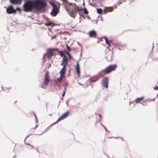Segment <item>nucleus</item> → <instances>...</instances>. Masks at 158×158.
Wrapping results in <instances>:
<instances>
[{
  "label": "nucleus",
  "mask_w": 158,
  "mask_h": 158,
  "mask_svg": "<svg viewBox=\"0 0 158 158\" xmlns=\"http://www.w3.org/2000/svg\"><path fill=\"white\" fill-rule=\"evenodd\" d=\"M69 14L70 16L74 18L75 16V14L74 13V11L72 10H71L69 12Z\"/></svg>",
  "instance_id": "obj_12"
},
{
  "label": "nucleus",
  "mask_w": 158,
  "mask_h": 158,
  "mask_svg": "<svg viewBox=\"0 0 158 158\" xmlns=\"http://www.w3.org/2000/svg\"><path fill=\"white\" fill-rule=\"evenodd\" d=\"M58 12V10L57 6L54 7V8L51 12V15L52 16H55Z\"/></svg>",
  "instance_id": "obj_8"
},
{
  "label": "nucleus",
  "mask_w": 158,
  "mask_h": 158,
  "mask_svg": "<svg viewBox=\"0 0 158 158\" xmlns=\"http://www.w3.org/2000/svg\"><path fill=\"white\" fill-rule=\"evenodd\" d=\"M52 6H53V8H54V7L56 6H57L54 3L52 2V4H51Z\"/></svg>",
  "instance_id": "obj_26"
},
{
  "label": "nucleus",
  "mask_w": 158,
  "mask_h": 158,
  "mask_svg": "<svg viewBox=\"0 0 158 158\" xmlns=\"http://www.w3.org/2000/svg\"><path fill=\"white\" fill-rule=\"evenodd\" d=\"M16 157V156H15L13 157V158H15Z\"/></svg>",
  "instance_id": "obj_38"
},
{
  "label": "nucleus",
  "mask_w": 158,
  "mask_h": 158,
  "mask_svg": "<svg viewBox=\"0 0 158 158\" xmlns=\"http://www.w3.org/2000/svg\"><path fill=\"white\" fill-rule=\"evenodd\" d=\"M69 112L68 111L63 114L55 122V123H56L66 118L68 115H69Z\"/></svg>",
  "instance_id": "obj_6"
},
{
  "label": "nucleus",
  "mask_w": 158,
  "mask_h": 158,
  "mask_svg": "<svg viewBox=\"0 0 158 158\" xmlns=\"http://www.w3.org/2000/svg\"><path fill=\"white\" fill-rule=\"evenodd\" d=\"M83 10V8L81 7H79V11H82Z\"/></svg>",
  "instance_id": "obj_25"
},
{
  "label": "nucleus",
  "mask_w": 158,
  "mask_h": 158,
  "mask_svg": "<svg viewBox=\"0 0 158 158\" xmlns=\"http://www.w3.org/2000/svg\"><path fill=\"white\" fill-rule=\"evenodd\" d=\"M10 2L12 4L19 3L20 2V0H10Z\"/></svg>",
  "instance_id": "obj_14"
},
{
  "label": "nucleus",
  "mask_w": 158,
  "mask_h": 158,
  "mask_svg": "<svg viewBox=\"0 0 158 158\" xmlns=\"http://www.w3.org/2000/svg\"><path fill=\"white\" fill-rule=\"evenodd\" d=\"M66 91V88L65 87L64 90L63 92H64V93H65Z\"/></svg>",
  "instance_id": "obj_32"
},
{
  "label": "nucleus",
  "mask_w": 158,
  "mask_h": 158,
  "mask_svg": "<svg viewBox=\"0 0 158 158\" xmlns=\"http://www.w3.org/2000/svg\"><path fill=\"white\" fill-rule=\"evenodd\" d=\"M91 37H95L97 35L96 31L94 30H92L89 31L88 33Z\"/></svg>",
  "instance_id": "obj_10"
},
{
  "label": "nucleus",
  "mask_w": 158,
  "mask_h": 158,
  "mask_svg": "<svg viewBox=\"0 0 158 158\" xmlns=\"http://www.w3.org/2000/svg\"><path fill=\"white\" fill-rule=\"evenodd\" d=\"M66 47H67V49L68 51H70V50H71L69 46H68L67 45H66Z\"/></svg>",
  "instance_id": "obj_22"
},
{
  "label": "nucleus",
  "mask_w": 158,
  "mask_h": 158,
  "mask_svg": "<svg viewBox=\"0 0 158 158\" xmlns=\"http://www.w3.org/2000/svg\"><path fill=\"white\" fill-rule=\"evenodd\" d=\"M68 58L66 56H64L62 60V62L61 64V65L63 66V68L61 69L60 72V76L64 77L66 72V67L68 64Z\"/></svg>",
  "instance_id": "obj_2"
},
{
  "label": "nucleus",
  "mask_w": 158,
  "mask_h": 158,
  "mask_svg": "<svg viewBox=\"0 0 158 158\" xmlns=\"http://www.w3.org/2000/svg\"><path fill=\"white\" fill-rule=\"evenodd\" d=\"M46 6V3L44 0H25L23 7L24 10L28 12L34 8L37 11H40Z\"/></svg>",
  "instance_id": "obj_1"
},
{
  "label": "nucleus",
  "mask_w": 158,
  "mask_h": 158,
  "mask_svg": "<svg viewBox=\"0 0 158 158\" xmlns=\"http://www.w3.org/2000/svg\"><path fill=\"white\" fill-rule=\"evenodd\" d=\"M106 10L108 11L111 12L112 11V8H108Z\"/></svg>",
  "instance_id": "obj_21"
},
{
  "label": "nucleus",
  "mask_w": 158,
  "mask_h": 158,
  "mask_svg": "<svg viewBox=\"0 0 158 158\" xmlns=\"http://www.w3.org/2000/svg\"><path fill=\"white\" fill-rule=\"evenodd\" d=\"M84 13L85 14H87L88 13V12L86 8H85L84 9Z\"/></svg>",
  "instance_id": "obj_20"
},
{
  "label": "nucleus",
  "mask_w": 158,
  "mask_h": 158,
  "mask_svg": "<svg viewBox=\"0 0 158 158\" xmlns=\"http://www.w3.org/2000/svg\"><path fill=\"white\" fill-rule=\"evenodd\" d=\"M15 10H16V11H21L19 7H16V9H15Z\"/></svg>",
  "instance_id": "obj_24"
},
{
  "label": "nucleus",
  "mask_w": 158,
  "mask_h": 158,
  "mask_svg": "<svg viewBox=\"0 0 158 158\" xmlns=\"http://www.w3.org/2000/svg\"><path fill=\"white\" fill-rule=\"evenodd\" d=\"M35 117L36 118V115L35 114Z\"/></svg>",
  "instance_id": "obj_36"
},
{
  "label": "nucleus",
  "mask_w": 158,
  "mask_h": 158,
  "mask_svg": "<svg viewBox=\"0 0 158 158\" xmlns=\"http://www.w3.org/2000/svg\"><path fill=\"white\" fill-rule=\"evenodd\" d=\"M53 52L54 50L51 48L48 49L46 53L44 54L43 59H44L46 56H47V57L48 58L51 57L54 55Z\"/></svg>",
  "instance_id": "obj_5"
},
{
  "label": "nucleus",
  "mask_w": 158,
  "mask_h": 158,
  "mask_svg": "<svg viewBox=\"0 0 158 158\" xmlns=\"http://www.w3.org/2000/svg\"><path fill=\"white\" fill-rule=\"evenodd\" d=\"M76 69L77 72V73L78 75L79 76L80 74V68L79 65L78 63H77V65L76 68Z\"/></svg>",
  "instance_id": "obj_11"
},
{
  "label": "nucleus",
  "mask_w": 158,
  "mask_h": 158,
  "mask_svg": "<svg viewBox=\"0 0 158 158\" xmlns=\"http://www.w3.org/2000/svg\"><path fill=\"white\" fill-rule=\"evenodd\" d=\"M102 12V9L99 8L97 9V12L98 14H101Z\"/></svg>",
  "instance_id": "obj_16"
},
{
  "label": "nucleus",
  "mask_w": 158,
  "mask_h": 158,
  "mask_svg": "<svg viewBox=\"0 0 158 158\" xmlns=\"http://www.w3.org/2000/svg\"><path fill=\"white\" fill-rule=\"evenodd\" d=\"M65 93H64V92H63V93L62 94V97H63L64 96L65 94Z\"/></svg>",
  "instance_id": "obj_30"
},
{
  "label": "nucleus",
  "mask_w": 158,
  "mask_h": 158,
  "mask_svg": "<svg viewBox=\"0 0 158 158\" xmlns=\"http://www.w3.org/2000/svg\"><path fill=\"white\" fill-rule=\"evenodd\" d=\"M157 97H158V93L157 94Z\"/></svg>",
  "instance_id": "obj_39"
},
{
  "label": "nucleus",
  "mask_w": 158,
  "mask_h": 158,
  "mask_svg": "<svg viewBox=\"0 0 158 158\" xmlns=\"http://www.w3.org/2000/svg\"><path fill=\"white\" fill-rule=\"evenodd\" d=\"M68 56H69V59H70L72 58V56L70 55H69Z\"/></svg>",
  "instance_id": "obj_29"
},
{
  "label": "nucleus",
  "mask_w": 158,
  "mask_h": 158,
  "mask_svg": "<svg viewBox=\"0 0 158 158\" xmlns=\"http://www.w3.org/2000/svg\"><path fill=\"white\" fill-rule=\"evenodd\" d=\"M104 38H105V40L106 43L107 44H108V45H109V47L110 46V43H109V40L106 37H104Z\"/></svg>",
  "instance_id": "obj_15"
},
{
  "label": "nucleus",
  "mask_w": 158,
  "mask_h": 158,
  "mask_svg": "<svg viewBox=\"0 0 158 158\" xmlns=\"http://www.w3.org/2000/svg\"><path fill=\"white\" fill-rule=\"evenodd\" d=\"M74 10L77 12V11H79V7L78 6H76L74 8Z\"/></svg>",
  "instance_id": "obj_19"
},
{
  "label": "nucleus",
  "mask_w": 158,
  "mask_h": 158,
  "mask_svg": "<svg viewBox=\"0 0 158 158\" xmlns=\"http://www.w3.org/2000/svg\"><path fill=\"white\" fill-rule=\"evenodd\" d=\"M6 12L8 14L14 13L16 12V10L14 9L13 7L12 6H9L6 9Z\"/></svg>",
  "instance_id": "obj_7"
},
{
  "label": "nucleus",
  "mask_w": 158,
  "mask_h": 158,
  "mask_svg": "<svg viewBox=\"0 0 158 158\" xmlns=\"http://www.w3.org/2000/svg\"><path fill=\"white\" fill-rule=\"evenodd\" d=\"M62 1L64 2H67V0H62Z\"/></svg>",
  "instance_id": "obj_34"
},
{
  "label": "nucleus",
  "mask_w": 158,
  "mask_h": 158,
  "mask_svg": "<svg viewBox=\"0 0 158 158\" xmlns=\"http://www.w3.org/2000/svg\"><path fill=\"white\" fill-rule=\"evenodd\" d=\"M117 66L115 64L111 65L108 66L106 69L102 71L101 73H103L104 74L109 73L111 72L114 70L116 68Z\"/></svg>",
  "instance_id": "obj_3"
},
{
  "label": "nucleus",
  "mask_w": 158,
  "mask_h": 158,
  "mask_svg": "<svg viewBox=\"0 0 158 158\" xmlns=\"http://www.w3.org/2000/svg\"><path fill=\"white\" fill-rule=\"evenodd\" d=\"M65 52H66V53L68 55V56L70 55V54H69V53L67 51H66Z\"/></svg>",
  "instance_id": "obj_33"
},
{
  "label": "nucleus",
  "mask_w": 158,
  "mask_h": 158,
  "mask_svg": "<svg viewBox=\"0 0 158 158\" xmlns=\"http://www.w3.org/2000/svg\"><path fill=\"white\" fill-rule=\"evenodd\" d=\"M59 53H60V56H63V57H64V56H65V55H64V53L62 51H60L59 52Z\"/></svg>",
  "instance_id": "obj_18"
},
{
  "label": "nucleus",
  "mask_w": 158,
  "mask_h": 158,
  "mask_svg": "<svg viewBox=\"0 0 158 158\" xmlns=\"http://www.w3.org/2000/svg\"><path fill=\"white\" fill-rule=\"evenodd\" d=\"M155 100V99H153L152 100H150V101H154V100ZM148 100H149V99H147V100L146 101H148Z\"/></svg>",
  "instance_id": "obj_35"
},
{
  "label": "nucleus",
  "mask_w": 158,
  "mask_h": 158,
  "mask_svg": "<svg viewBox=\"0 0 158 158\" xmlns=\"http://www.w3.org/2000/svg\"><path fill=\"white\" fill-rule=\"evenodd\" d=\"M49 76L48 74L46 73L45 74L44 81L41 87L43 89H46L49 83Z\"/></svg>",
  "instance_id": "obj_4"
},
{
  "label": "nucleus",
  "mask_w": 158,
  "mask_h": 158,
  "mask_svg": "<svg viewBox=\"0 0 158 158\" xmlns=\"http://www.w3.org/2000/svg\"><path fill=\"white\" fill-rule=\"evenodd\" d=\"M66 91V88L65 87L64 90L63 92H64V93H65Z\"/></svg>",
  "instance_id": "obj_31"
},
{
  "label": "nucleus",
  "mask_w": 158,
  "mask_h": 158,
  "mask_svg": "<svg viewBox=\"0 0 158 158\" xmlns=\"http://www.w3.org/2000/svg\"><path fill=\"white\" fill-rule=\"evenodd\" d=\"M63 77H61V76L60 75V77L58 78H57V80L59 82H60L61 81L62 79H63Z\"/></svg>",
  "instance_id": "obj_17"
},
{
  "label": "nucleus",
  "mask_w": 158,
  "mask_h": 158,
  "mask_svg": "<svg viewBox=\"0 0 158 158\" xmlns=\"http://www.w3.org/2000/svg\"><path fill=\"white\" fill-rule=\"evenodd\" d=\"M108 78L106 77L104 78L102 80V83L103 85L106 88H108Z\"/></svg>",
  "instance_id": "obj_9"
},
{
  "label": "nucleus",
  "mask_w": 158,
  "mask_h": 158,
  "mask_svg": "<svg viewBox=\"0 0 158 158\" xmlns=\"http://www.w3.org/2000/svg\"><path fill=\"white\" fill-rule=\"evenodd\" d=\"M153 88L155 90H158V86H155Z\"/></svg>",
  "instance_id": "obj_27"
},
{
  "label": "nucleus",
  "mask_w": 158,
  "mask_h": 158,
  "mask_svg": "<svg viewBox=\"0 0 158 158\" xmlns=\"http://www.w3.org/2000/svg\"><path fill=\"white\" fill-rule=\"evenodd\" d=\"M28 145H30L31 146V148H30L31 149H33L34 148V146L32 145H31L30 144H28Z\"/></svg>",
  "instance_id": "obj_28"
},
{
  "label": "nucleus",
  "mask_w": 158,
  "mask_h": 158,
  "mask_svg": "<svg viewBox=\"0 0 158 158\" xmlns=\"http://www.w3.org/2000/svg\"><path fill=\"white\" fill-rule=\"evenodd\" d=\"M49 66L50 67L51 66V64H49Z\"/></svg>",
  "instance_id": "obj_37"
},
{
  "label": "nucleus",
  "mask_w": 158,
  "mask_h": 158,
  "mask_svg": "<svg viewBox=\"0 0 158 158\" xmlns=\"http://www.w3.org/2000/svg\"><path fill=\"white\" fill-rule=\"evenodd\" d=\"M144 98L143 97H142L140 98H137L135 100V101L136 102L138 103L141 102Z\"/></svg>",
  "instance_id": "obj_13"
},
{
  "label": "nucleus",
  "mask_w": 158,
  "mask_h": 158,
  "mask_svg": "<svg viewBox=\"0 0 158 158\" xmlns=\"http://www.w3.org/2000/svg\"><path fill=\"white\" fill-rule=\"evenodd\" d=\"M52 24V23H51V22L48 23L46 24V25L47 26H50Z\"/></svg>",
  "instance_id": "obj_23"
}]
</instances>
